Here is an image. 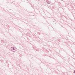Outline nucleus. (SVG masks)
I'll return each instance as SVG.
<instances>
[{"mask_svg": "<svg viewBox=\"0 0 75 75\" xmlns=\"http://www.w3.org/2000/svg\"><path fill=\"white\" fill-rule=\"evenodd\" d=\"M74 74H75V70L74 71Z\"/></svg>", "mask_w": 75, "mask_h": 75, "instance_id": "2", "label": "nucleus"}, {"mask_svg": "<svg viewBox=\"0 0 75 75\" xmlns=\"http://www.w3.org/2000/svg\"><path fill=\"white\" fill-rule=\"evenodd\" d=\"M48 3L49 4H50V2H49Z\"/></svg>", "mask_w": 75, "mask_h": 75, "instance_id": "3", "label": "nucleus"}, {"mask_svg": "<svg viewBox=\"0 0 75 75\" xmlns=\"http://www.w3.org/2000/svg\"><path fill=\"white\" fill-rule=\"evenodd\" d=\"M11 50L12 51H13V52H14L16 51L14 48L13 47H11Z\"/></svg>", "mask_w": 75, "mask_h": 75, "instance_id": "1", "label": "nucleus"}]
</instances>
